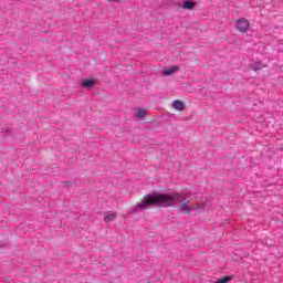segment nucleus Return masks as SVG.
<instances>
[{"instance_id": "12", "label": "nucleus", "mask_w": 283, "mask_h": 283, "mask_svg": "<svg viewBox=\"0 0 283 283\" xmlns=\"http://www.w3.org/2000/svg\"><path fill=\"white\" fill-rule=\"evenodd\" d=\"M2 134H3L4 136H11V134H10V128H2Z\"/></svg>"}, {"instance_id": "9", "label": "nucleus", "mask_w": 283, "mask_h": 283, "mask_svg": "<svg viewBox=\"0 0 283 283\" xmlns=\"http://www.w3.org/2000/svg\"><path fill=\"white\" fill-rule=\"evenodd\" d=\"M114 220H116V213H114V212H108L104 217V222H106V223L114 222Z\"/></svg>"}, {"instance_id": "11", "label": "nucleus", "mask_w": 283, "mask_h": 283, "mask_svg": "<svg viewBox=\"0 0 283 283\" xmlns=\"http://www.w3.org/2000/svg\"><path fill=\"white\" fill-rule=\"evenodd\" d=\"M228 282H231V276H224V277L219 279L212 283H228Z\"/></svg>"}, {"instance_id": "1", "label": "nucleus", "mask_w": 283, "mask_h": 283, "mask_svg": "<svg viewBox=\"0 0 283 283\" xmlns=\"http://www.w3.org/2000/svg\"><path fill=\"white\" fill-rule=\"evenodd\" d=\"M187 196L185 193H170V195H158L151 193L142 199L138 202L130 213H138V211H145V209H149L151 205H156V207H177L182 202H186Z\"/></svg>"}, {"instance_id": "2", "label": "nucleus", "mask_w": 283, "mask_h": 283, "mask_svg": "<svg viewBox=\"0 0 283 283\" xmlns=\"http://www.w3.org/2000/svg\"><path fill=\"white\" fill-rule=\"evenodd\" d=\"M235 30L238 32H241L242 34L247 33L249 31V20L241 18L235 21L234 24Z\"/></svg>"}, {"instance_id": "6", "label": "nucleus", "mask_w": 283, "mask_h": 283, "mask_svg": "<svg viewBox=\"0 0 283 283\" xmlns=\"http://www.w3.org/2000/svg\"><path fill=\"white\" fill-rule=\"evenodd\" d=\"M94 85H96V81H94V80H84L82 82V87H84L86 90H92V87H94Z\"/></svg>"}, {"instance_id": "3", "label": "nucleus", "mask_w": 283, "mask_h": 283, "mask_svg": "<svg viewBox=\"0 0 283 283\" xmlns=\"http://www.w3.org/2000/svg\"><path fill=\"white\" fill-rule=\"evenodd\" d=\"M178 70H180V67H178V66L165 67L164 71H163V75L164 76H171L172 74H176V72H178Z\"/></svg>"}, {"instance_id": "4", "label": "nucleus", "mask_w": 283, "mask_h": 283, "mask_svg": "<svg viewBox=\"0 0 283 283\" xmlns=\"http://www.w3.org/2000/svg\"><path fill=\"white\" fill-rule=\"evenodd\" d=\"M174 109H177V112H185V102L180 99H175L171 104Z\"/></svg>"}, {"instance_id": "5", "label": "nucleus", "mask_w": 283, "mask_h": 283, "mask_svg": "<svg viewBox=\"0 0 283 283\" xmlns=\"http://www.w3.org/2000/svg\"><path fill=\"white\" fill-rule=\"evenodd\" d=\"M264 67H266V64L262 63V61H256L251 64L253 72H260V70H264Z\"/></svg>"}, {"instance_id": "7", "label": "nucleus", "mask_w": 283, "mask_h": 283, "mask_svg": "<svg viewBox=\"0 0 283 283\" xmlns=\"http://www.w3.org/2000/svg\"><path fill=\"white\" fill-rule=\"evenodd\" d=\"M193 209H196V207H190L188 202H184L180 206V211H182V213H191V211H193Z\"/></svg>"}, {"instance_id": "10", "label": "nucleus", "mask_w": 283, "mask_h": 283, "mask_svg": "<svg viewBox=\"0 0 283 283\" xmlns=\"http://www.w3.org/2000/svg\"><path fill=\"white\" fill-rule=\"evenodd\" d=\"M135 116L139 119L143 120V118H145V116H147V111L145 109H138L135 114Z\"/></svg>"}, {"instance_id": "8", "label": "nucleus", "mask_w": 283, "mask_h": 283, "mask_svg": "<svg viewBox=\"0 0 283 283\" xmlns=\"http://www.w3.org/2000/svg\"><path fill=\"white\" fill-rule=\"evenodd\" d=\"M182 8H184V10H193L196 8V2H193L191 0H186L182 3Z\"/></svg>"}]
</instances>
